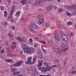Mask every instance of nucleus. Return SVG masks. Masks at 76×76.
Returning <instances> with one entry per match:
<instances>
[{"mask_svg":"<svg viewBox=\"0 0 76 76\" xmlns=\"http://www.w3.org/2000/svg\"><path fill=\"white\" fill-rule=\"evenodd\" d=\"M37 59V57L35 56L34 57L33 61L32 62H31V60H32V57L30 56L28 58V59L27 61L25 62V63L26 64H29L31 65V64H33L35 63V61H36V59Z\"/></svg>","mask_w":76,"mask_h":76,"instance_id":"nucleus-1","label":"nucleus"},{"mask_svg":"<svg viewBox=\"0 0 76 76\" xmlns=\"http://www.w3.org/2000/svg\"><path fill=\"white\" fill-rule=\"evenodd\" d=\"M15 5H12L11 6V9L10 13V16L8 18V20L10 19H12V16H13V15L15 12Z\"/></svg>","mask_w":76,"mask_h":76,"instance_id":"nucleus-2","label":"nucleus"},{"mask_svg":"<svg viewBox=\"0 0 76 76\" xmlns=\"http://www.w3.org/2000/svg\"><path fill=\"white\" fill-rule=\"evenodd\" d=\"M68 49V48H64L63 49V50H62L61 48H55L54 50L56 52H57L59 53L60 54H62L66 50H67Z\"/></svg>","mask_w":76,"mask_h":76,"instance_id":"nucleus-3","label":"nucleus"},{"mask_svg":"<svg viewBox=\"0 0 76 76\" xmlns=\"http://www.w3.org/2000/svg\"><path fill=\"white\" fill-rule=\"evenodd\" d=\"M45 1H49L50 0H37L36 1L34 5L37 6V5H40L42 6V3H44Z\"/></svg>","mask_w":76,"mask_h":76,"instance_id":"nucleus-4","label":"nucleus"},{"mask_svg":"<svg viewBox=\"0 0 76 76\" xmlns=\"http://www.w3.org/2000/svg\"><path fill=\"white\" fill-rule=\"evenodd\" d=\"M35 51V48L32 47H31L28 48L27 52H26V53H28V54H32V53H34Z\"/></svg>","mask_w":76,"mask_h":76,"instance_id":"nucleus-5","label":"nucleus"},{"mask_svg":"<svg viewBox=\"0 0 76 76\" xmlns=\"http://www.w3.org/2000/svg\"><path fill=\"white\" fill-rule=\"evenodd\" d=\"M22 47L24 53H26V52H27L28 50V49H29V48L28 47V45L26 44H22Z\"/></svg>","mask_w":76,"mask_h":76,"instance_id":"nucleus-6","label":"nucleus"},{"mask_svg":"<svg viewBox=\"0 0 76 76\" xmlns=\"http://www.w3.org/2000/svg\"><path fill=\"white\" fill-rule=\"evenodd\" d=\"M38 18H39V24L40 25H42V24H43L44 20V18H42V17L40 15H39L38 17Z\"/></svg>","mask_w":76,"mask_h":76,"instance_id":"nucleus-7","label":"nucleus"},{"mask_svg":"<svg viewBox=\"0 0 76 76\" xmlns=\"http://www.w3.org/2000/svg\"><path fill=\"white\" fill-rule=\"evenodd\" d=\"M61 38L63 39V41L65 42H67V41H68V39L67 36L64 34H62L61 35Z\"/></svg>","mask_w":76,"mask_h":76,"instance_id":"nucleus-8","label":"nucleus"},{"mask_svg":"<svg viewBox=\"0 0 76 76\" xmlns=\"http://www.w3.org/2000/svg\"><path fill=\"white\" fill-rule=\"evenodd\" d=\"M76 4H73L71 6H67V8L68 9H69V10H73V9H76Z\"/></svg>","mask_w":76,"mask_h":76,"instance_id":"nucleus-9","label":"nucleus"},{"mask_svg":"<svg viewBox=\"0 0 76 76\" xmlns=\"http://www.w3.org/2000/svg\"><path fill=\"white\" fill-rule=\"evenodd\" d=\"M16 39L19 42H24L25 39V37H23V38L21 37H17L16 38Z\"/></svg>","mask_w":76,"mask_h":76,"instance_id":"nucleus-10","label":"nucleus"},{"mask_svg":"<svg viewBox=\"0 0 76 76\" xmlns=\"http://www.w3.org/2000/svg\"><path fill=\"white\" fill-rule=\"evenodd\" d=\"M23 63V61H20L19 62H17V63L13 65L12 66H15V67H18L20 66L21 64H22Z\"/></svg>","mask_w":76,"mask_h":76,"instance_id":"nucleus-11","label":"nucleus"},{"mask_svg":"<svg viewBox=\"0 0 76 76\" xmlns=\"http://www.w3.org/2000/svg\"><path fill=\"white\" fill-rule=\"evenodd\" d=\"M38 56L39 58L40 59H41V58H42V57H43V56H42V54L41 53V52L40 51H39L37 52Z\"/></svg>","mask_w":76,"mask_h":76,"instance_id":"nucleus-12","label":"nucleus"},{"mask_svg":"<svg viewBox=\"0 0 76 76\" xmlns=\"http://www.w3.org/2000/svg\"><path fill=\"white\" fill-rule=\"evenodd\" d=\"M55 38L56 39V42H58L60 40V38H59V37H58V35L57 33H56L55 34Z\"/></svg>","mask_w":76,"mask_h":76,"instance_id":"nucleus-13","label":"nucleus"},{"mask_svg":"<svg viewBox=\"0 0 76 76\" xmlns=\"http://www.w3.org/2000/svg\"><path fill=\"white\" fill-rule=\"evenodd\" d=\"M31 26L32 28L34 29H37V28H39V27L37 25L35 24H32L31 25Z\"/></svg>","mask_w":76,"mask_h":76,"instance_id":"nucleus-14","label":"nucleus"},{"mask_svg":"<svg viewBox=\"0 0 76 76\" xmlns=\"http://www.w3.org/2000/svg\"><path fill=\"white\" fill-rule=\"evenodd\" d=\"M42 63H43V61L42 60L39 61L38 64L37 65L38 67H40V66H42Z\"/></svg>","mask_w":76,"mask_h":76,"instance_id":"nucleus-15","label":"nucleus"},{"mask_svg":"<svg viewBox=\"0 0 76 76\" xmlns=\"http://www.w3.org/2000/svg\"><path fill=\"white\" fill-rule=\"evenodd\" d=\"M13 44L11 46V48L13 50L15 47H16V42H13Z\"/></svg>","mask_w":76,"mask_h":76,"instance_id":"nucleus-16","label":"nucleus"},{"mask_svg":"<svg viewBox=\"0 0 76 76\" xmlns=\"http://www.w3.org/2000/svg\"><path fill=\"white\" fill-rule=\"evenodd\" d=\"M45 68L46 72H47V71H49L50 72V71H51V69H52L51 66H46Z\"/></svg>","mask_w":76,"mask_h":76,"instance_id":"nucleus-17","label":"nucleus"},{"mask_svg":"<svg viewBox=\"0 0 76 76\" xmlns=\"http://www.w3.org/2000/svg\"><path fill=\"white\" fill-rule=\"evenodd\" d=\"M31 70L32 72H34L35 73H36V74H38V71H37V70L35 68H34L33 69H31Z\"/></svg>","mask_w":76,"mask_h":76,"instance_id":"nucleus-18","label":"nucleus"},{"mask_svg":"<svg viewBox=\"0 0 76 76\" xmlns=\"http://www.w3.org/2000/svg\"><path fill=\"white\" fill-rule=\"evenodd\" d=\"M46 72H47V71L46 70V68L45 67H43L41 70L42 73Z\"/></svg>","mask_w":76,"mask_h":76,"instance_id":"nucleus-19","label":"nucleus"},{"mask_svg":"<svg viewBox=\"0 0 76 76\" xmlns=\"http://www.w3.org/2000/svg\"><path fill=\"white\" fill-rule=\"evenodd\" d=\"M5 61L6 62H7V63H12V62H13V60L12 59H6Z\"/></svg>","mask_w":76,"mask_h":76,"instance_id":"nucleus-20","label":"nucleus"},{"mask_svg":"<svg viewBox=\"0 0 76 76\" xmlns=\"http://www.w3.org/2000/svg\"><path fill=\"white\" fill-rule=\"evenodd\" d=\"M20 73V71H19L17 72H15L13 73V75H14V76H16V75H18V74H19Z\"/></svg>","mask_w":76,"mask_h":76,"instance_id":"nucleus-21","label":"nucleus"},{"mask_svg":"<svg viewBox=\"0 0 76 76\" xmlns=\"http://www.w3.org/2000/svg\"><path fill=\"white\" fill-rule=\"evenodd\" d=\"M26 1L25 0H22L21 1V3L22 4H26Z\"/></svg>","mask_w":76,"mask_h":76,"instance_id":"nucleus-22","label":"nucleus"},{"mask_svg":"<svg viewBox=\"0 0 76 76\" xmlns=\"http://www.w3.org/2000/svg\"><path fill=\"white\" fill-rule=\"evenodd\" d=\"M0 9L1 10H4L5 9L4 7L3 6H1L0 7Z\"/></svg>","mask_w":76,"mask_h":76,"instance_id":"nucleus-23","label":"nucleus"},{"mask_svg":"<svg viewBox=\"0 0 76 76\" xmlns=\"http://www.w3.org/2000/svg\"><path fill=\"white\" fill-rule=\"evenodd\" d=\"M52 8H53V7L52 6L50 7H48L47 8L48 10H51L52 9Z\"/></svg>","mask_w":76,"mask_h":76,"instance_id":"nucleus-24","label":"nucleus"},{"mask_svg":"<svg viewBox=\"0 0 76 76\" xmlns=\"http://www.w3.org/2000/svg\"><path fill=\"white\" fill-rule=\"evenodd\" d=\"M29 30L30 32H34V29L32 28H29Z\"/></svg>","mask_w":76,"mask_h":76,"instance_id":"nucleus-25","label":"nucleus"},{"mask_svg":"<svg viewBox=\"0 0 76 76\" xmlns=\"http://www.w3.org/2000/svg\"><path fill=\"white\" fill-rule=\"evenodd\" d=\"M4 16L5 17H7V12L6 11H5L4 12Z\"/></svg>","mask_w":76,"mask_h":76,"instance_id":"nucleus-26","label":"nucleus"},{"mask_svg":"<svg viewBox=\"0 0 76 76\" xmlns=\"http://www.w3.org/2000/svg\"><path fill=\"white\" fill-rule=\"evenodd\" d=\"M5 44L7 46V47L9 46V44H10V43L9 42L7 41H6L5 42Z\"/></svg>","mask_w":76,"mask_h":76,"instance_id":"nucleus-27","label":"nucleus"},{"mask_svg":"<svg viewBox=\"0 0 76 76\" xmlns=\"http://www.w3.org/2000/svg\"><path fill=\"white\" fill-rule=\"evenodd\" d=\"M8 35L10 37H13L14 36V35H12V34L11 33H9L8 34Z\"/></svg>","mask_w":76,"mask_h":76,"instance_id":"nucleus-28","label":"nucleus"},{"mask_svg":"<svg viewBox=\"0 0 76 76\" xmlns=\"http://www.w3.org/2000/svg\"><path fill=\"white\" fill-rule=\"evenodd\" d=\"M40 42L42 43V44H46V42L44 41H40Z\"/></svg>","mask_w":76,"mask_h":76,"instance_id":"nucleus-29","label":"nucleus"},{"mask_svg":"<svg viewBox=\"0 0 76 76\" xmlns=\"http://www.w3.org/2000/svg\"><path fill=\"white\" fill-rule=\"evenodd\" d=\"M45 26L47 27H48L50 25V24L48 23H45Z\"/></svg>","mask_w":76,"mask_h":76,"instance_id":"nucleus-30","label":"nucleus"},{"mask_svg":"<svg viewBox=\"0 0 76 76\" xmlns=\"http://www.w3.org/2000/svg\"><path fill=\"white\" fill-rule=\"evenodd\" d=\"M61 46L62 48H64V47H66V46H65V44H62L61 45Z\"/></svg>","mask_w":76,"mask_h":76,"instance_id":"nucleus-31","label":"nucleus"},{"mask_svg":"<svg viewBox=\"0 0 76 76\" xmlns=\"http://www.w3.org/2000/svg\"><path fill=\"white\" fill-rule=\"evenodd\" d=\"M16 21V20L15 19V18H13V19H11L12 22H15Z\"/></svg>","mask_w":76,"mask_h":76,"instance_id":"nucleus-32","label":"nucleus"},{"mask_svg":"<svg viewBox=\"0 0 76 76\" xmlns=\"http://www.w3.org/2000/svg\"><path fill=\"white\" fill-rule=\"evenodd\" d=\"M72 14H73V15H76V9H75L74 10V11L73 12Z\"/></svg>","mask_w":76,"mask_h":76,"instance_id":"nucleus-33","label":"nucleus"},{"mask_svg":"<svg viewBox=\"0 0 76 76\" xmlns=\"http://www.w3.org/2000/svg\"><path fill=\"white\" fill-rule=\"evenodd\" d=\"M66 13L67 15H68V16H70V15H70V13H69L68 11L66 12Z\"/></svg>","mask_w":76,"mask_h":76,"instance_id":"nucleus-34","label":"nucleus"},{"mask_svg":"<svg viewBox=\"0 0 76 76\" xmlns=\"http://www.w3.org/2000/svg\"><path fill=\"white\" fill-rule=\"evenodd\" d=\"M63 11V9H62L61 8H60L58 9V12H61Z\"/></svg>","mask_w":76,"mask_h":76,"instance_id":"nucleus-35","label":"nucleus"},{"mask_svg":"<svg viewBox=\"0 0 76 76\" xmlns=\"http://www.w3.org/2000/svg\"><path fill=\"white\" fill-rule=\"evenodd\" d=\"M67 24L68 25H72V22L70 21L68 22L67 23Z\"/></svg>","mask_w":76,"mask_h":76,"instance_id":"nucleus-36","label":"nucleus"},{"mask_svg":"<svg viewBox=\"0 0 76 76\" xmlns=\"http://www.w3.org/2000/svg\"><path fill=\"white\" fill-rule=\"evenodd\" d=\"M33 42V40H32V38H30L29 39V42Z\"/></svg>","mask_w":76,"mask_h":76,"instance_id":"nucleus-37","label":"nucleus"},{"mask_svg":"<svg viewBox=\"0 0 76 76\" xmlns=\"http://www.w3.org/2000/svg\"><path fill=\"white\" fill-rule=\"evenodd\" d=\"M44 65H45V66H46H46H48V64L47 62H45L44 63Z\"/></svg>","mask_w":76,"mask_h":76,"instance_id":"nucleus-38","label":"nucleus"},{"mask_svg":"<svg viewBox=\"0 0 76 76\" xmlns=\"http://www.w3.org/2000/svg\"><path fill=\"white\" fill-rule=\"evenodd\" d=\"M72 74H76V70H73L72 71Z\"/></svg>","mask_w":76,"mask_h":76,"instance_id":"nucleus-39","label":"nucleus"},{"mask_svg":"<svg viewBox=\"0 0 76 76\" xmlns=\"http://www.w3.org/2000/svg\"><path fill=\"white\" fill-rule=\"evenodd\" d=\"M59 61H60L58 59H56L55 61L56 62V63H58Z\"/></svg>","mask_w":76,"mask_h":76,"instance_id":"nucleus-40","label":"nucleus"},{"mask_svg":"<svg viewBox=\"0 0 76 76\" xmlns=\"http://www.w3.org/2000/svg\"><path fill=\"white\" fill-rule=\"evenodd\" d=\"M57 66L56 65H53L52 66H51V68H53V67H56Z\"/></svg>","mask_w":76,"mask_h":76,"instance_id":"nucleus-41","label":"nucleus"},{"mask_svg":"<svg viewBox=\"0 0 76 76\" xmlns=\"http://www.w3.org/2000/svg\"><path fill=\"white\" fill-rule=\"evenodd\" d=\"M11 70L12 72H15L16 70L15 69V68H12L11 69Z\"/></svg>","mask_w":76,"mask_h":76,"instance_id":"nucleus-42","label":"nucleus"},{"mask_svg":"<svg viewBox=\"0 0 76 76\" xmlns=\"http://www.w3.org/2000/svg\"><path fill=\"white\" fill-rule=\"evenodd\" d=\"M6 0L9 3H10V2H11V0Z\"/></svg>","mask_w":76,"mask_h":76,"instance_id":"nucleus-43","label":"nucleus"},{"mask_svg":"<svg viewBox=\"0 0 76 76\" xmlns=\"http://www.w3.org/2000/svg\"><path fill=\"white\" fill-rule=\"evenodd\" d=\"M57 26L58 28H60V27H61V25H60V24H58Z\"/></svg>","mask_w":76,"mask_h":76,"instance_id":"nucleus-44","label":"nucleus"},{"mask_svg":"<svg viewBox=\"0 0 76 76\" xmlns=\"http://www.w3.org/2000/svg\"><path fill=\"white\" fill-rule=\"evenodd\" d=\"M1 53H4V50H1Z\"/></svg>","mask_w":76,"mask_h":76,"instance_id":"nucleus-45","label":"nucleus"},{"mask_svg":"<svg viewBox=\"0 0 76 76\" xmlns=\"http://www.w3.org/2000/svg\"><path fill=\"white\" fill-rule=\"evenodd\" d=\"M42 69V67H39L38 68V69L39 70H41V69Z\"/></svg>","mask_w":76,"mask_h":76,"instance_id":"nucleus-46","label":"nucleus"},{"mask_svg":"<svg viewBox=\"0 0 76 76\" xmlns=\"http://www.w3.org/2000/svg\"><path fill=\"white\" fill-rule=\"evenodd\" d=\"M8 23H7V22H5L4 23V25H6V26H7V25L8 24Z\"/></svg>","mask_w":76,"mask_h":76,"instance_id":"nucleus-47","label":"nucleus"},{"mask_svg":"<svg viewBox=\"0 0 76 76\" xmlns=\"http://www.w3.org/2000/svg\"><path fill=\"white\" fill-rule=\"evenodd\" d=\"M16 15H19V12H16Z\"/></svg>","mask_w":76,"mask_h":76,"instance_id":"nucleus-48","label":"nucleus"},{"mask_svg":"<svg viewBox=\"0 0 76 76\" xmlns=\"http://www.w3.org/2000/svg\"><path fill=\"white\" fill-rule=\"evenodd\" d=\"M42 50V51H44L45 53H46V51H45V50L44 49H43Z\"/></svg>","mask_w":76,"mask_h":76,"instance_id":"nucleus-49","label":"nucleus"},{"mask_svg":"<svg viewBox=\"0 0 76 76\" xmlns=\"http://www.w3.org/2000/svg\"><path fill=\"white\" fill-rule=\"evenodd\" d=\"M70 35L71 37H73V33H70Z\"/></svg>","mask_w":76,"mask_h":76,"instance_id":"nucleus-50","label":"nucleus"},{"mask_svg":"<svg viewBox=\"0 0 76 76\" xmlns=\"http://www.w3.org/2000/svg\"><path fill=\"white\" fill-rule=\"evenodd\" d=\"M12 29H15V26H13L12 27Z\"/></svg>","mask_w":76,"mask_h":76,"instance_id":"nucleus-51","label":"nucleus"},{"mask_svg":"<svg viewBox=\"0 0 76 76\" xmlns=\"http://www.w3.org/2000/svg\"><path fill=\"white\" fill-rule=\"evenodd\" d=\"M67 61H64V65H66V63Z\"/></svg>","mask_w":76,"mask_h":76,"instance_id":"nucleus-52","label":"nucleus"},{"mask_svg":"<svg viewBox=\"0 0 76 76\" xmlns=\"http://www.w3.org/2000/svg\"><path fill=\"white\" fill-rule=\"evenodd\" d=\"M51 76V74H48L47 75H46V76Z\"/></svg>","mask_w":76,"mask_h":76,"instance_id":"nucleus-53","label":"nucleus"},{"mask_svg":"<svg viewBox=\"0 0 76 76\" xmlns=\"http://www.w3.org/2000/svg\"><path fill=\"white\" fill-rule=\"evenodd\" d=\"M7 51H9V50H10V48H7Z\"/></svg>","mask_w":76,"mask_h":76,"instance_id":"nucleus-54","label":"nucleus"},{"mask_svg":"<svg viewBox=\"0 0 76 76\" xmlns=\"http://www.w3.org/2000/svg\"><path fill=\"white\" fill-rule=\"evenodd\" d=\"M38 46V45H34V47H37Z\"/></svg>","mask_w":76,"mask_h":76,"instance_id":"nucleus-55","label":"nucleus"},{"mask_svg":"<svg viewBox=\"0 0 76 76\" xmlns=\"http://www.w3.org/2000/svg\"><path fill=\"white\" fill-rule=\"evenodd\" d=\"M40 76H46L45 75H39Z\"/></svg>","mask_w":76,"mask_h":76,"instance_id":"nucleus-56","label":"nucleus"},{"mask_svg":"<svg viewBox=\"0 0 76 76\" xmlns=\"http://www.w3.org/2000/svg\"><path fill=\"white\" fill-rule=\"evenodd\" d=\"M57 1H58V2H60L61 1V0H57Z\"/></svg>","mask_w":76,"mask_h":76,"instance_id":"nucleus-57","label":"nucleus"},{"mask_svg":"<svg viewBox=\"0 0 76 76\" xmlns=\"http://www.w3.org/2000/svg\"><path fill=\"white\" fill-rule=\"evenodd\" d=\"M20 53L21 54H22L23 53V51L22 50H20Z\"/></svg>","mask_w":76,"mask_h":76,"instance_id":"nucleus-58","label":"nucleus"},{"mask_svg":"<svg viewBox=\"0 0 76 76\" xmlns=\"http://www.w3.org/2000/svg\"><path fill=\"white\" fill-rule=\"evenodd\" d=\"M1 58H3V56H1Z\"/></svg>","mask_w":76,"mask_h":76,"instance_id":"nucleus-59","label":"nucleus"},{"mask_svg":"<svg viewBox=\"0 0 76 76\" xmlns=\"http://www.w3.org/2000/svg\"><path fill=\"white\" fill-rule=\"evenodd\" d=\"M11 53H9V54H8V56H12V55H9V54H11Z\"/></svg>","mask_w":76,"mask_h":76,"instance_id":"nucleus-60","label":"nucleus"},{"mask_svg":"<svg viewBox=\"0 0 76 76\" xmlns=\"http://www.w3.org/2000/svg\"><path fill=\"white\" fill-rule=\"evenodd\" d=\"M23 20H24L23 18H21V20L23 21Z\"/></svg>","mask_w":76,"mask_h":76,"instance_id":"nucleus-61","label":"nucleus"},{"mask_svg":"<svg viewBox=\"0 0 76 76\" xmlns=\"http://www.w3.org/2000/svg\"><path fill=\"white\" fill-rule=\"evenodd\" d=\"M12 39L13 40L15 39V38H12Z\"/></svg>","mask_w":76,"mask_h":76,"instance_id":"nucleus-62","label":"nucleus"},{"mask_svg":"<svg viewBox=\"0 0 76 76\" xmlns=\"http://www.w3.org/2000/svg\"><path fill=\"white\" fill-rule=\"evenodd\" d=\"M41 47H42V49H43V46L42 45Z\"/></svg>","mask_w":76,"mask_h":76,"instance_id":"nucleus-63","label":"nucleus"},{"mask_svg":"<svg viewBox=\"0 0 76 76\" xmlns=\"http://www.w3.org/2000/svg\"><path fill=\"white\" fill-rule=\"evenodd\" d=\"M35 38L36 39H38V38H37V37H35Z\"/></svg>","mask_w":76,"mask_h":76,"instance_id":"nucleus-64","label":"nucleus"}]
</instances>
